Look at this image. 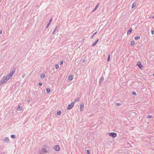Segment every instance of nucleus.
I'll return each instance as SVG.
<instances>
[{"label": "nucleus", "instance_id": "nucleus-1", "mask_svg": "<svg viewBox=\"0 0 154 154\" xmlns=\"http://www.w3.org/2000/svg\"><path fill=\"white\" fill-rule=\"evenodd\" d=\"M75 102H72L70 104H69L67 107V109H72L73 107Z\"/></svg>", "mask_w": 154, "mask_h": 154}, {"label": "nucleus", "instance_id": "nucleus-2", "mask_svg": "<svg viewBox=\"0 0 154 154\" xmlns=\"http://www.w3.org/2000/svg\"><path fill=\"white\" fill-rule=\"evenodd\" d=\"M137 66L140 69H142L143 67L141 62L140 61H138L137 64Z\"/></svg>", "mask_w": 154, "mask_h": 154}, {"label": "nucleus", "instance_id": "nucleus-3", "mask_svg": "<svg viewBox=\"0 0 154 154\" xmlns=\"http://www.w3.org/2000/svg\"><path fill=\"white\" fill-rule=\"evenodd\" d=\"M109 135L112 137L113 138H114L117 136V134L116 133L112 132L109 134Z\"/></svg>", "mask_w": 154, "mask_h": 154}, {"label": "nucleus", "instance_id": "nucleus-4", "mask_svg": "<svg viewBox=\"0 0 154 154\" xmlns=\"http://www.w3.org/2000/svg\"><path fill=\"white\" fill-rule=\"evenodd\" d=\"M54 149L56 151H58L60 150V148L59 146L57 145L54 146Z\"/></svg>", "mask_w": 154, "mask_h": 154}, {"label": "nucleus", "instance_id": "nucleus-5", "mask_svg": "<svg viewBox=\"0 0 154 154\" xmlns=\"http://www.w3.org/2000/svg\"><path fill=\"white\" fill-rule=\"evenodd\" d=\"M3 141H4V143H8L9 141V140L8 137H5L3 139Z\"/></svg>", "mask_w": 154, "mask_h": 154}, {"label": "nucleus", "instance_id": "nucleus-6", "mask_svg": "<svg viewBox=\"0 0 154 154\" xmlns=\"http://www.w3.org/2000/svg\"><path fill=\"white\" fill-rule=\"evenodd\" d=\"M84 103L83 102L80 105V111H82L84 108Z\"/></svg>", "mask_w": 154, "mask_h": 154}, {"label": "nucleus", "instance_id": "nucleus-7", "mask_svg": "<svg viewBox=\"0 0 154 154\" xmlns=\"http://www.w3.org/2000/svg\"><path fill=\"white\" fill-rule=\"evenodd\" d=\"M99 41V39H97L96 41L95 42H94L93 43V44H92V46H95L96 45V44L97 43V42H98Z\"/></svg>", "mask_w": 154, "mask_h": 154}, {"label": "nucleus", "instance_id": "nucleus-8", "mask_svg": "<svg viewBox=\"0 0 154 154\" xmlns=\"http://www.w3.org/2000/svg\"><path fill=\"white\" fill-rule=\"evenodd\" d=\"M15 70H13L9 74L10 75V76L11 75V76H12L13 75V74L15 73Z\"/></svg>", "mask_w": 154, "mask_h": 154}, {"label": "nucleus", "instance_id": "nucleus-9", "mask_svg": "<svg viewBox=\"0 0 154 154\" xmlns=\"http://www.w3.org/2000/svg\"><path fill=\"white\" fill-rule=\"evenodd\" d=\"M104 79L103 77H101L100 79V80L99 84H101L103 82Z\"/></svg>", "mask_w": 154, "mask_h": 154}, {"label": "nucleus", "instance_id": "nucleus-10", "mask_svg": "<svg viewBox=\"0 0 154 154\" xmlns=\"http://www.w3.org/2000/svg\"><path fill=\"white\" fill-rule=\"evenodd\" d=\"M42 150L44 152H45V153L48 152L49 151V149H48V150L46 149H45V148L42 149Z\"/></svg>", "mask_w": 154, "mask_h": 154}, {"label": "nucleus", "instance_id": "nucleus-11", "mask_svg": "<svg viewBox=\"0 0 154 154\" xmlns=\"http://www.w3.org/2000/svg\"><path fill=\"white\" fill-rule=\"evenodd\" d=\"M136 5H137V3L136 2H134L132 5V8L134 7H135Z\"/></svg>", "mask_w": 154, "mask_h": 154}, {"label": "nucleus", "instance_id": "nucleus-12", "mask_svg": "<svg viewBox=\"0 0 154 154\" xmlns=\"http://www.w3.org/2000/svg\"><path fill=\"white\" fill-rule=\"evenodd\" d=\"M132 31V28L131 27L129 30L127 32V34L128 35L130 34Z\"/></svg>", "mask_w": 154, "mask_h": 154}, {"label": "nucleus", "instance_id": "nucleus-13", "mask_svg": "<svg viewBox=\"0 0 154 154\" xmlns=\"http://www.w3.org/2000/svg\"><path fill=\"white\" fill-rule=\"evenodd\" d=\"M73 77L72 75H70L68 77V79L70 80H72L73 79Z\"/></svg>", "mask_w": 154, "mask_h": 154}, {"label": "nucleus", "instance_id": "nucleus-14", "mask_svg": "<svg viewBox=\"0 0 154 154\" xmlns=\"http://www.w3.org/2000/svg\"><path fill=\"white\" fill-rule=\"evenodd\" d=\"M45 77L44 74H42L40 75V77L42 79H43Z\"/></svg>", "mask_w": 154, "mask_h": 154}, {"label": "nucleus", "instance_id": "nucleus-15", "mask_svg": "<svg viewBox=\"0 0 154 154\" xmlns=\"http://www.w3.org/2000/svg\"><path fill=\"white\" fill-rule=\"evenodd\" d=\"M134 38L135 40H137V39H140V37L139 36H136L134 37Z\"/></svg>", "mask_w": 154, "mask_h": 154}, {"label": "nucleus", "instance_id": "nucleus-16", "mask_svg": "<svg viewBox=\"0 0 154 154\" xmlns=\"http://www.w3.org/2000/svg\"><path fill=\"white\" fill-rule=\"evenodd\" d=\"M134 45V41H132L131 42V46H133Z\"/></svg>", "mask_w": 154, "mask_h": 154}, {"label": "nucleus", "instance_id": "nucleus-17", "mask_svg": "<svg viewBox=\"0 0 154 154\" xmlns=\"http://www.w3.org/2000/svg\"><path fill=\"white\" fill-rule=\"evenodd\" d=\"M22 109V106H19L17 107V109L18 110H20Z\"/></svg>", "mask_w": 154, "mask_h": 154}, {"label": "nucleus", "instance_id": "nucleus-18", "mask_svg": "<svg viewBox=\"0 0 154 154\" xmlns=\"http://www.w3.org/2000/svg\"><path fill=\"white\" fill-rule=\"evenodd\" d=\"M46 91L47 93H49L51 91V90L49 88H47L46 89Z\"/></svg>", "mask_w": 154, "mask_h": 154}, {"label": "nucleus", "instance_id": "nucleus-19", "mask_svg": "<svg viewBox=\"0 0 154 154\" xmlns=\"http://www.w3.org/2000/svg\"><path fill=\"white\" fill-rule=\"evenodd\" d=\"M57 27H58L57 26L56 27L55 29H54V31H53V32H52L53 34H54V33L56 31V30H57Z\"/></svg>", "mask_w": 154, "mask_h": 154}, {"label": "nucleus", "instance_id": "nucleus-20", "mask_svg": "<svg viewBox=\"0 0 154 154\" xmlns=\"http://www.w3.org/2000/svg\"><path fill=\"white\" fill-rule=\"evenodd\" d=\"M110 54H109L108 55V58H107V61H109L110 59Z\"/></svg>", "mask_w": 154, "mask_h": 154}, {"label": "nucleus", "instance_id": "nucleus-21", "mask_svg": "<svg viewBox=\"0 0 154 154\" xmlns=\"http://www.w3.org/2000/svg\"><path fill=\"white\" fill-rule=\"evenodd\" d=\"M79 100V98L78 97H76V98L75 99V100L74 102H75V103L76 101L78 102Z\"/></svg>", "mask_w": 154, "mask_h": 154}, {"label": "nucleus", "instance_id": "nucleus-22", "mask_svg": "<svg viewBox=\"0 0 154 154\" xmlns=\"http://www.w3.org/2000/svg\"><path fill=\"white\" fill-rule=\"evenodd\" d=\"M11 137L12 138V139H14L16 138L15 135L14 134H12L11 136Z\"/></svg>", "mask_w": 154, "mask_h": 154}, {"label": "nucleus", "instance_id": "nucleus-23", "mask_svg": "<svg viewBox=\"0 0 154 154\" xmlns=\"http://www.w3.org/2000/svg\"><path fill=\"white\" fill-rule=\"evenodd\" d=\"M97 33V31H96V32L95 33H94L93 34V35H92V36H91V38H93V37L95 35H96V34Z\"/></svg>", "mask_w": 154, "mask_h": 154}, {"label": "nucleus", "instance_id": "nucleus-24", "mask_svg": "<svg viewBox=\"0 0 154 154\" xmlns=\"http://www.w3.org/2000/svg\"><path fill=\"white\" fill-rule=\"evenodd\" d=\"M132 94L133 95H134L135 96H136L137 95V94L136 93V92L134 91H132Z\"/></svg>", "mask_w": 154, "mask_h": 154}, {"label": "nucleus", "instance_id": "nucleus-25", "mask_svg": "<svg viewBox=\"0 0 154 154\" xmlns=\"http://www.w3.org/2000/svg\"><path fill=\"white\" fill-rule=\"evenodd\" d=\"M147 117L148 118H152V116H151V115H148L147 116Z\"/></svg>", "mask_w": 154, "mask_h": 154}, {"label": "nucleus", "instance_id": "nucleus-26", "mask_svg": "<svg viewBox=\"0 0 154 154\" xmlns=\"http://www.w3.org/2000/svg\"><path fill=\"white\" fill-rule=\"evenodd\" d=\"M61 112L60 111L57 112V114L58 115H60L61 114Z\"/></svg>", "mask_w": 154, "mask_h": 154}, {"label": "nucleus", "instance_id": "nucleus-27", "mask_svg": "<svg viewBox=\"0 0 154 154\" xmlns=\"http://www.w3.org/2000/svg\"><path fill=\"white\" fill-rule=\"evenodd\" d=\"M55 68L56 69H57L59 68V65L58 64H56L55 65Z\"/></svg>", "mask_w": 154, "mask_h": 154}, {"label": "nucleus", "instance_id": "nucleus-28", "mask_svg": "<svg viewBox=\"0 0 154 154\" xmlns=\"http://www.w3.org/2000/svg\"><path fill=\"white\" fill-rule=\"evenodd\" d=\"M116 105L117 106H120L121 105V103H116Z\"/></svg>", "mask_w": 154, "mask_h": 154}, {"label": "nucleus", "instance_id": "nucleus-29", "mask_svg": "<svg viewBox=\"0 0 154 154\" xmlns=\"http://www.w3.org/2000/svg\"><path fill=\"white\" fill-rule=\"evenodd\" d=\"M7 77L8 78H9V79L11 78L12 76H11V75L10 76V75L9 74L7 76Z\"/></svg>", "mask_w": 154, "mask_h": 154}, {"label": "nucleus", "instance_id": "nucleus-30", "mask_svg": "<svg viewBox=\"0 0 154 154\" xmlns=\"http://www.w3.org/2000/svg\"><path fill=\"white\" fill-rule=\"evenodd\" d=\"M87 154H90V151L88 150H87Z\"/></svg>", "mask_w": 154, "mask_h": 154}, {"label": "nucleus", "instance_id": "nucleus-31", "mask_svg": "<svg viewBox=\"0 0 154 154\" xmlns=\"http://www.w3.org/2000/svg\"><path fill=\"white\" fill-rule=\"evenodd\" d=\"M97 9V8L95 7V8L92 11L93 12H94V11H95Z\"/></svg>", "mask_w": 154, "mask_h": 154}, {"label": "nucleus", "instance_id": "nucleus-32", "mask_svg": "<svg viewBox=\"0 0 154 154\" xmlns=\"http://www.w3.org/2000/svg\"><path fill=\"white\" fill-rule=\"evenodd\" d=\"M60 63L61 65H62L63 64V62L62 60H61L60 61Z\"/></svg>", "mask_w": 154, "mask_h": 154}, {"label": "nucleus", "instance_id": "nucleus-33", "mask_svg": "<svg viewBox=\"0 0 154 154\" xmlns=\"http://www.w3.org/2000/svg\"><path fill=\"white\" fill-rule=\"evenodd\" d=\"M38 85L40 86H42V84L41 82H39L38 83Z\"/></svg>", "mask_w": 154, "mask_h": 154}, {"label": "nucleus", "instance_id": "nucleus-34", "mask_svg": "<svg viewBox=\"0 0 154 154\" xmlns=\"http://www.w3.org/2000/svg\"><path fill=\"white\" fill-rule=\"evenodd\" d=\"M52 18H51V19L49 20V22L51 23L52 21Z\"/></svg>", "mask_w": 154, "mask_h": 154}, {"label": "nucleus", "instance_id": "nucleus-35", "mask_svg": "<svg viewBox=\"0 0 154 154\" xmlns=\"http://www.w3.org/2000/svg\"><path fill=\"white\" fill-rule=\"evenodd\" d=\"M51 23L49 22L47 24V25H48V26L50 25Z\"/></svg>", "mask_w": 154, "mask_h": 154}, {"label": "nucleus", "instance_id": "nucleus-36", "mask_svg": "<svg viewBox=\"0 0 154 154\" xmlns=\"http://www.w3.org/2000/svg\"><path fill=\"white\" fill-rule=\"evenodd\" d=\"M151 32L152 34L153 35L154 34V32H153V30H151Z\"/></svg>", "mask_w": 154, "mask_h": 154}, {"label": "nucleus", "instance_id": "nucleus-37", "mask_svg": "<svg viewBox=\"0 0 154 154\" xmlns=\"http://www.w3.org/2000/svg\"><path fill=\"white\" fill-rule=\"evenodd\" d=\"M98 5H99V4H98L97 6H96L95 8H98Z\"/></svg>", "mask_w": 154, "mask_h": 154}, {"label": "nucleus", "instance_id": "nucleus-38", "mask_svg": "<svg viewBox=\"0 0 154 154\" xmlns=\"http://www.w3.org/2000/svg\"><path fill=\"white\" fill-rule=\"evenodd\" d=\"M2 33V30L0 31V34H1Z\"/></svg>", "mask_w": 154, "mask_h": 154}, {"label": "nucleus", "instance_id": "nucleus-39", "mask_svg": "<svg viewBox=\"0 0 154 154\" xmlns=\"http://www.w3.org/2000/svg\"><path fill=\"white\" fill-rule=\"evenodd\" d=\"M85 60L84 59V60H83V62H85Z\"/></svg>", "mask_w": 154, "mask_h": 154}, {"label": "nucleus", "instance_id": "nucleus-40", "mask_svg": "<svg viewBox=\"0 0 154 154\" xmlns=\"http://www.w3.org/2000/svg\"><path fill=\"white\" fill-rule=\"evenodd\" d=\"M48 26V25L46 27V28H47Z\"/></svg>", "mask_w": 154, "mask_h": 154}, {"label": "nucleus", "instance_id": "nucleus-41", "mask_svg": "<svg viewBox=\"0 0 154 154\" xmlns=\"http://www.w3.org/2000/svg\"><path fill=\"white\" fill-rule=\"evenodd\" d=\"M28 102H30V100H28Z\"/></svg>", "mask_w": 154, "mask_h": 154}, {"label": "nucleus", "instance_id": "nucleus-42", "mask_svg": "<svg viewBox=\"0 0 154 154\" xmlns=\"http://www.w3.org/2000/svg\"><path fill=\"white\" fill-rule=\"evenodd\" d=\"M152 18H154V16H153V17H152Z\"/></svg>", "mask_w": 154, "mask_h": 154}, {"label": "nucleus", "instance_id": "nucleus-43", "mask_svg": "<svg viewBox=\"0 0 154 154\" xmlns=\"http://www.w3.org/2000/svg\"><path fill=\"white\" fill-rule=\"evenodd\" d=\"M153 76H154V73L153 74Z\"/></svg>", "mask_w": 154, "mask_h": 154}, {"label": "nucleus", "instance_id": "nucleus-44", "mask_svg": "<svg viewBox=\"0 0 154 154\" xmlns=\"http://www.w3.org/2000/svg\"><path fill=\"white\" fill-rule=\"evenodd\" d=\"M1 2V1H0V2Z\"/></svg>", "mask_w": 154, "mask_h": 154}]
</instances>
